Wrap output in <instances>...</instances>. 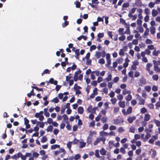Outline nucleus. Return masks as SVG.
Returning a JSON list of instances; mask_svg holds the SVG:
<instances>
[{
	"label": "nucleus",
	"instance_id": "obj_46",
	"mask_svg": "<svg viewBox=\"0 0 160 160\" xmlns=\"http://www.w3.org/2000/svg\"><path fill=\"white\" fill-rule=\"evenodd\" d=\"M152 78L153 80L157 81L158 79V76L156 74L152 76Z\"/></svg>",
	"mask_w": 160,
	"mask_h": 160
},
{
	"label": "nucleus",
	"instance_id": "obj_9",
	"mask_svg": "<svg viewBox=\"0 0 160 160\" xmlns=\"http://www.w3.org/2000/svg\"><path fill=\"white\" fill-rule=\"evenodd\" d=\"M136 118L135 116L129 117L127 120L130 123H132L133 122V121L136 119Z\"/></svg>",
	"mask_w": 160,
	"mask_h": 160
},
{
	"label": "nucleus",
	"instance_id": "obj_29",
	"mask_svg": "<svg viewBox=\"0 0 160 160\" xmlns=\"http://www.w3.org/2000/svg\"><path fill=\"white\" fill-rule=\"evenodd\" d=\"M79 148H82L85 146L86 144V143L80 141L79 142Z\"/></svg>",
	"mask_w": 160,
	"mask_h": 160
},
{
	"label": "nucleus",
	"instance_id": "obj_51",
	"mask_svg": "<svg viewBox=\"0 0 160 160\" xmlns=\"http://www.w3.org/2000/svg\"><path fill=\"white\" fill-rule=\"evenodd\" d=\"M31 122H32V124H35L36 122H37V124H40V122H39V121H38L37 122V120L36 119H35V120H31Z\"/></svg>",
	"mask_w": 160,
	"mask_h": 160
},
{
	"label": "nucleus",
	"instance_id": "obj_21",
	"mask_svg": "<svg viewBox=\"0 0 160 160\" xmlns=\"http://www.w3.org/2000/svg\"><path fill=\"white\" fill-rule=\"evenodd\" d=\"M62 117L63 118V121L62 122H66L67 123V121H68V117L66 114H64Z\"/></svg>",
	"mask_w": 160,
	"mask_h": 160
},
{
	"label": "nucleus",
	"instance_id": "obj_8",
	"mask_svg": "<svg viewBox=\"0 0 160 160\" xmlns=\"http://www.w3.org/2000/svg\"><path fill=\"white\" fill-rule=\"evenodd\" d=\"M125 62L123 64V67L125 68H127L128 65V62H130L129 59L127 57L125 60Z\"/></svg>",
	"mask_w": 160,
	"mask_h": 160
},
{
	"label": "nucleus",
	"instance_id": "obj_37",
	"mask_svg": "<svg viewBox=\"0 0 160 160\" xmlns=\"http://www.w3.org/2000/svg\"><path fill=\"white\" fill-rule=\"evenodd\" d=\"M110 101L112 104L115 105L117 102V99L116 98H113L111 99Z\"/></svg>",
	"mask_w": 160,
	"mask_h": 160
},
{
	"label": "nucleus",
	"instance_id": "obj_27",
	"mask_svg": "<svg viewBox=\"0 0 160 160\" xmlns=\"http://www.w3.org/2000/svg\"><path fill=\"white\" fill-rule=\"evenodd\" d=\"M160 53V51L158 50L156 51L155 49L154 50V51L152 52V54L153 55L155 56H157L158 55V54Z\"/></svg>",
	"mask_w": 160,
	"mask_h": 160
},
{
	"label": "nucleus",
	"instance_id": "obj_45",
	"mask_svg": "<svg viewBox=\"0 0 160 160\" xmlns=\"http://www.w3.org/2000/svg\"><path fill=\"white\" fill-rule=\"evenodd\" d=\"M130 33H131V32H130V30L129 29V27H128L127 28V29L124 32V33L127 34H130Z\"/></svg>",
	"mask_w": 160,
	"mask_h": 160
},
{
	"label": "nucleus",
	"instance_id": "obj_36",
	"mask_svg": "<svg viewBox=\"0 0 160 160\" xmlns=\"http://www.w3.org/2000/svg\"><path fill=\"white\" fill-rule=\"evenodd\" d=\"M117 62H118V63L120 64L123 61V59L122 58H118L117 59Z\"/></svg>",
	"mask_w": 160,
	"mask_h": 160
},
{
	"label": "nucleus",
	"instance_id": "obj_35",
	"mask_svg": "<svg viewBox=\"0 0 160 160\" xmlns=\"http://www.w3.org/2000/svg\"><path fill=\"white\" fill-rule=\"evenodd\" d=\"M145 90L148 92H149L151 90V88L149 86L147 85L144 87Z\"/></svg>",
	"mask_w": 160,
	"mask_h": 160
},
{
	"label": "nucleus",
	"instance_id": "obj_31",
	"mask_svg": "<svg viewBox=\"0 0 160 160\" xmlns=\"http://www.w3.org/2000/svg\"><path fill=\"white\" fill-rule=\"evenodd\" d=\"M155 4H156L155 2H151L148 4V7L151 8H153Z\"/></svg>",
	"mask_w": 160,
	"mask_h": 160
},
{
	"label": "nucleus",
	"instance_id": "obj_56",
	"mask_svg": "<svg viewBox=\"0 0 160 160\" xmlns=\"http://www.w3.org/2000/svg\"><path fill=\"white\" fill-rule=\"evenodd\" d=\"M149 15H146L144 18V20L145 22H147L149 20Z\"/></svg>",
	"mask_w": 160,
	"mask_h": 160
},
{
	"label": "nucleus",
	"instance_id": "obj_62",
	"mask_svg": "<svg viewBox=\"0 0 160 160\" xmlns=\"http://www.w3.org/2000/svg\"><path fill=\"white\" fill-rule=\"evenodd\" d=\"M47 122L49 124H52L53 122L52 118H49L48 119Z\"/></svg>",
	"mask_w": 160,
	"mask_h": 160
},
{
	"label": "nucleus",
	"instance_id": "obj_1",
	"mask_svg": "<svg viewBox=\"0 0 160 160\" xmlns=\"http://www.w3.org/2000/svg\"><path fill=\"white\" fill-rule=\"evenodd\" d=\"M105 140V138L104 137L98 138L95 141H94L93 142V145L94 146L97 145L98 143L100 142L101 141H102L103 142V144H104Z\"/></svg>",
	"mask_w": 160,
	"mask_h": 160
},
{
	"label": "nucleus",
	"instance_id": "obj_5",
	"mask_svg": "<svg viewBox=\"0 0 160 160\" xmlns=\"http://www.w3.org/2000/svg\"><path fill=\"white\" fill-rule=\"evenodd\" d=\"M81 72V71L80 69L78 71L76 72L73 78L75 81H77L78 79V74Z\"/></svg>",
	"mask_w": 160,
	"mask_h": 160
},
{
	"label": "nucleus",
	"instance_id": "obj_28",
	"mask_svg": "<svg viewBox=\"0 0 160 160\" xmlns=\"http://www.w3.org/2000/svg\"><path fill=\"white\" fill-rule=\"evenodd\" d=\"M71 75V74L70 73L68 76L66 77V81H67L68 82L72 79V77Z\"/></svg>",
	"mask_w": 160,
	"mask_h": 160
},
{
	"label": "nucleus",
	"instance_id": "obj_18",
	"mask_svg": "<svg viewBox=\"0 0 160 160\" xmlns=\"http://www.w3.org/2000/svg\"><path fill=\"white\" fill-rule=\"evenodd\" d=\"M139 82L142 84H145L146 83V79L143 76L140 79Z\"/></svg>",
	"mask_w": 160,
	"mask_h": 160
},
{
	"label": "nucleus",
	"instance_id": "obj_59",
	"mask_svg": "<svg viewBox=\"0 0 160 160\" xmlns=\"http://www.w3.org/2000/svg\"><path fill=\"white\" fill-rule=\"evenodd\" d=\"M98 62L101 64H103L105 63V61L103 58H101L98 60Z\"/></svg>",
	"mask_w": 160,
	"mask_h": 160
},
{
	"label": "nucleus",
	"instance_id": "obj_12",
	"mask_svg": "<svg viewBox=\"0 0 160 160\" xmlns=\"http://www.w3.org/2000/svg\"><path fill=\"white\" fill-rule=\"evenodd\" d=\"M118 104L120 107L124 108L125 107V102L124 101H120L118 102Z\"/></svg>",
	"mask_w": 160,
	"mask_h": 160
},
{
	"label": "nucleus",
	"instance_id": "obj_52",
	"mask_svg": "<svg viewBox=\"0 0 160 160\" xmlns=\"http://www.w3.org/2000/svg\"><path fill=\"white\" fill-rule=\"evenodd\" d=\"M142 23V21L141 19H138L137 20V23L138 25H141Z\"/></svg>",
	"mask_w": 160,
	"mask_h": 160
},
{
	"label": "nucleus",
	"instance_id": "obj_44",
	"mask_svg": "<svg viewBox=\"0 0 160 160\" xmlns=\"http://www.w3.org/2000/svg\"><path fill=\"white\" fill-rule=\"evenodd\" d=\"M47 141V137L45 136L42 137L41 139V142L43 143L46 142V141Z\"/></svg>",
	"mask_w": 160,
	"mask_h": 160
},
{
	"label": "nucleus",
	"instance_id": "obj_60",
	"mask_svg": "<svg viewBox=\"0 0 160 160\" xmlns=\"http://www.w3.org/2000/svg\"><path fill=\"white\" fill-rule=\"evenodd\" d=\"M80 155L79 154H77L75 155L74 157V159L78 160L80 158Z\"/></svg>",
	"mask_w": 160,
	"mask_h": 160
},
{
	"label": "nucleus",
	"instance_id": "obj_14",
	"mask_svg": "<svg viewBox=\"0 0 160 160\" xmlns=\"http://www.w3.org/2000/svg\"><path fill=\"white\" fill-rule=\"evenodd\" d=\"M137 30L138 32L140 33H142L144 31V29L141 25L138 26L137 28Z\"/></svg>",
	"mask_w": 160,
	"mask_h": 160
},
{
	"label": "nucleus",
	"instance_id": "obj_15",
	"mask_svg": "<svg viewBox=\"0 0 160 160\" xmlns=\"http://www.w3.org/2000/svg\"><path fill=\"white\" fill-rule=\"evenodd\" d=\"M107 151L103 148H102L100 150V152L101 155L104 156L106 154Z\"/></svg>",
	"mask_w": 160,
	"mask_h": 160
},
{
	"label": "nucleus",
	"instance_id": "obj_33",
	"mask_svg": "<svg viewBox=\"0 0 160 160\" xmlns=\"http://www.w3.org/2000/svg\"><path fill=\"white\" fill-rule=\"evenodd\" d=\"M132 99V96L130 94H128V95L126 96L125 97V99L127 101H130Z\"/></svg>",
	"mask_w": 160,
	"mask_h": 160
},
{
	"label": "nucleus",
	"instance_id": "obj_4",
	"mask_svg": "<svg viewBox=\"0 0 160 160\" xmlns=\"http://www.w3.org/2000/svg\"><path fill=\"white\" fill-rule=\"evenodd\" d=\"M113 123L116 125L120 124L123 122V120L122 118H121L120 119H115L113 120Z\"/></svg>",
	"mask_w": 160,
	"mask_h": 160
},
{
	"label": "nucleus",
	"instance_id": "obj_17",
	"mask_svg": "<svg viewBox=\"0 0 160 160\" xmlns=\"http://www.w3.org/2000/svg\"><path fill=\"white\" fill-rule=\"evenodd\" d=\"M131 93V92L129 90H127L126 89H124L122 91V93L124 95H125L127 94H130Z\"/></svg>",
	"mask_w": 160,
	"mask_h": 160
},
{
	"label": "nucleus",
	"instance_id": "obj_64",
	"mask_svg": "<svg viewBox=\"0 0 160 160\" xmlns=\"http://www.w3.org/2000/svg\"><path fill=\"white\" fill-rule=\"evenodd\" d=\"M133 38V36L132 35H130L127 37V40L128 41H131L132 40Z\"/></svg>",
	"mask_w": 160,
	"mask_h": 160
},
{
	"label": "nucleus",
	"instance_id": "obj_40",
	"mask_svg": "<svg viewBox=\"0 0 160 160\" xmlns=\"http://www.w3.org/2000/svg\"><path fill=\"white\" fill-rule=\"evenodd\" d=\"M126 38V37L124 35H122L118 38V39L122 41H124Z\"/></svg>",
	"mask_w": 160,
	"mask_h": 160
},
{
	"label": "nucleus",
	"instance_id": "obj_42",
	"mask_svg": "<svg viewBox=\"0 0 160 160\" xmlns=\"http://www.w3.org/2000/svg\"><path fill=\"white\" fill-rule=\"evenodd\" d=\"M124 51L122 49H120L119 52V54L120 56H123L124 55Z\"/></svg>",
	"mask_w": 160,
	"mask_h": 160
},
{
	"label": "nucleus",
	"instance_id": "obj_57",
	"mask_svg": "<svg viewBox=\"0 0 160 160\" xmlns=\"http://www.w3.org/2000/svg\"><path fill=\"white\" fill-rule=\"evenodd\" d=\"M81 89V88L80 86H78L77 84H75L74 85V89L75 90H78L79 89Z\"/></svg>",
	"mask_w": 160,
	"mask_h": 160
},
{
	"label": "nucleus",
	"instance_id": "obj_19",
	"mask_svg": "<svg viewBox=\"0 0 160 160\" xmlns=\"http://www.w3.org/2000/svg\"><path fill=\"white\" fill-rule=\"evenodd\" d=\"M83 108L82 107H79L78 108V113L82 114L83 112Z\"/></svg>",
	"mask_w": 160,
	"mask_h": 160
},
{
	"label": "nucleus",
	"instance_id": "obj_24",
	"mask_svg": "<svg viewBox=\"0 0 160 160\" xmlns=\"http://www.w3.org/2000/svg\"><path fill=\"white\" fill-rule=\"evenodd\" d=\"M72 142H68L67 144V148H68L70 151L71 150V148Z\"/></svg>",
	"mask_w": 160,
	"mask_h": 160
},
{
	"label": "nucleus",
	"instance_id": "obj_32",
	"mask_svg": "<svg viewBox=\"0 0 160 160\" xmlns=\"http://www.w3.org/2000/svg\"><path fill=\"white\" fill-rule=\"evenodd\" d=\"M144 13L146 15H149L150 14V11L149 8H146L144 9Z\"/></svg>",
	"mask_w": 160,
	"mask_h": 160
},
{
	"label": "nucleus",
	"instance_id": "obj_54",
	"mask_svg": "<svg viewBox=\"0 0 160 160\" xmlns=\"http://www.w3.org/2000/svg\"><path fill=\"white\" fill-rule=\"evenodd\" d=\"M95 156L98 158H99L100 157V155L99 153V150H96L95 151Z\"/></svg>",
	"mask_w": 160,
	"mask_h": 160
},
{
	"label": "nucleus",
	"instance_id": "obj_47",
	"mask_svg": "<svg viewBox=\"0 0 160 160\" xmlns=\"http://www.w3.org/2000/svg\"><path fill=\"white\" fill-rule=\"evenodd\" d=\"M117 99L118 100L121 101L123 99V96L122 94H119L117 96Z\"/></svg>",
	"mask_w": 160,
	"mask_h": 160
},
{
	"label": "nucleus",
	"instance_id": "obj_41",
	"mask_svg": "<svg viewBox=\"0 0 160 160\" xmlns=\"http://www.w3.org/2000/svg\"><path fill=\"white\" fill-rule=\"evenodd\" d=\"M147 111V110L145 107H143L140 109V112L142 113H144Z\"/></svg>",
	"mask_w": 160,
	"mask_h": 160
},
{
	"label": "nucleus",
	"instance_id": "obj_43",
	"mask_svg": "<svg viewBox=\"0 0 160 160\" xmlns=\"http://www.w3.org/2000/svg\"><path fill=\"white\" fill-rule=\"evenodd\" d=\"M53 128V127L52 126V125H49V126L47 129V132H51Z\"/></svg>",
	"mask_w": 160,
	"mask_h": 160
},
{
	"label": "nucleus",
	"instance_id": "obj_22",
	"mask_svg": "<svg viewBox=\"0 0 160 160\" xmlns=\"http://www.w3.org/2000/svg\"><path fill=\"white\" fill-rule=\"evenodd\" d=\"M129 5V4L128 2H126L124 3L122 5V10H124V8H127Z\"/></svg>",
	"mask_w": 160,
	"mask_h": 160
},
{
	"label": "nucleus",
	"instance_id": "obj_2",
	"mask_svg": "<svg viewBox=\"0 0 160 160\" xmlns=\"http://www.w3.org/2000/svg\"><path fill=\"white\" fill-rule=\"evenodd\" d=\"M61 152L63 153V154L61 155L62 156L65 155L66 152L65 150L63 148H60L59 151H56L53 152L55 156H57Z\"/></svg>",
	"mask_w": 160,
	"mask_h": 160
},
{
	"label": "nucleus",
	"instance_id": "obj_13",
	"mask_svg": "<svg viewBox=\"0 0 160 160\" xmlns=\"http://www.w3.org/2000/svg\"><path fill=\"white\" fill-rule=\"evenodd\" d=\"M150 31L151 34L154 35L156 32L155 28L154 27H151L150 28Z\"/></svg>",
	"mask_w": 160,
	"mask_h": 160
},
{
	"label": "nucleus",
	"instance_id": "obj_48",
	"mask_svg": "<svg viewBox=\"0 0 160 160\" xmlns=\"http://www.w3.org/2000/svg\"><path fill=\"white\" fill-rule=\"evenodd\" d=\"M112 78V75L111 74H109L108 75V77L106 78L105 79L108 81L111 80Z\"/></svg>",
	"mask_w": 160,
	"mask_h": 160
},
{
	"label": "nucleus",
	"instance_id": "obj_50",
	"mask_svg": "<svg viewBox=\"0 0 160 160\" xmlns=\"http://www.w3.org/2000/svg\"><path fill=\"white\" fill-rule=\"evenodd\" d=\"M65 109L66 107L65 106H64L62 107L61 109V114H62L64 113Z\"/></svg>",
	"mask_w": 160,
	"mask_h": 160
},
{
	"label": "nucleus",
	"instance_id": "obj_38",
	"mask_svg": "<svg viewBox=\"0 0 160 160\" xmlns=\"http://www.w3.org/2000/svg\"><path fill=\"white\" fill-rule=\"evenodd\" d=\"M132 108L131 107H129L127 110V113L128 114H130L132 113Z\"/></svg>",
	"mask_w": 160,
	"mask_h": 160
},
{
	"label": "nucleus",
	"instance_id": "obj_11",
	"mask_svg": "<svg viewBox=\"0 0 160 160\" xmlns=\"http://www.w3.org/2000/svg\"><path fill=\"white\" fill-rule=\"evenodd\" d=\"M149 28L145 29V32L143 35V37L144 38H147V36L149 35Z\"/></svg>",
	"mask_w": 160,
	"mask_h": 160
},
{
	"label": "nucleus",
	"instance_id": "obj_58",
	"mask_svg": "<svg viewBox=\"0 0 160 160\" xmlns=\"http://www.w3.org/2000/svg\"><path fill=\"white\" fill-rule=\"evenodd\" d=\"M140 136L138 134H136L134 135V139L137 140L139 139L140 138Z\"/></svg>",
	"mask_w": 160,
	"mask_h": 160
},
{
	"label": "nucleus",
	"instance_id": "obj_55",
	"mask_svg": "<svg viewBox=\"0 0 160 160\" xmlns=\"http://www.w3.org/2000/svg\"><path fill=\"white\" fill-rule=\"evenodd\" d=\"M118 132H119L121 133L124 131V130L123 128L122 127H120L118 129Z\"/></svg>",
	"mask_w": 160,
	"mask_h": 160
},
{
	"label": "nucleus",
	"instance_id": "obj_3",
	"mask_svg": "<svg viewBox=\"0 0 160 160\" xmlns=\"http://www.w3.org/2000/svg\"><path fill=\"white\" fill-rule=\"evenodd\" d=\"M136 99L138 101V104L139 105H144L145 102L144 100L138 94L136 95Z\"/></svg>",
	"mask_w": 160,
	"mask_h": 160
},
{
	"label": "nucleus",
	"instance_id": "obj_23",
	"mask_svg": "<svg viewBox=\"0 0 160 160\" xmlns=\"http://www.w3.org/2000/svg\"><path fill=\"white\" fill-rule=\"evenodd\" d=\"M154 70L156 72H160V68L156 65H154Z\"/></svg>",
	"mask_w": 160,
	"mask_h": 160
},
{
	"label": "nucleus",
	"instance_id": "obj_53",
	"mask_svg": "<svg viewBox=\"0 0 160 160\" xmlns=\"http://www.w3.org/2000/svg\"><path fill=\"white\" fill-rule=\"evenodd\" d=\"M132 43L135 45H137L138 43V40L137 39H133L132 40Z\"/></svg>",
	"mask_w": 160,
	"mask_h": 160
},
{
	"label": "nucleus",
	"instance_id": "obj_20",
	"mask_svg": "<svg viewBox=\"0 0 160 160\" xmlns=\"http://www.w3.org/2000/svg\"><path fill=\"white\" fill-rule=\"evenodd\" d=\"M60 146L59 145L54 144L51 145V148L52 149L54 150L56 149L57 148H60Z\"/></svg>",
	"mask_w": 160,
	"mask_h": 160
},
{
	"label": "nucleus",
	"instance_id": "obj_7",
	"mask_svg": "<svg viewBox=\"0 0 160 160\" xmlns=\"http://www.w3.org/2000/svg\"><path fill=\"white\" fill-rule=\"evenodd\" d=\"M150 117L151 116L150 114L148 113L146 114L144 116V120L148 121L150 120Z\"/></svg>",
	"mask_w": 160,
	"mask_h": 160
},
{
	"label": "nucleus",
	"instance_id": "obj_25",
	"mask_svg": "<svg viewBox=\"0 0 160 160\" xmlns=\"http://www.w3.org/2000/svg\"><path fill=\"white\" fill-rule=\"evenodd\" d=\"M119 110V107H114L113 108V113L115 114H117Z\"/></svg>",
	"mask_w": 160,
	"mask_h": 160
},
{
	"label": "nucleus",
	"instance_id": "obj_34",
	"mask_svg": "<svg viewBox=\"0 0 160 160\" xmlns=\"http://www.w3.org/2000/svg\"><path fill=\"white\" fill-rule=\"evenodd\" d=\"M153 122L155 123L156 124L158 127H159L160 126V121H158L156 119H153Z\"/></svg>",
	"mask_w": 160,
	"mask_h": 160
},
{
	"label": "nucleus",
	"instance_id": "obj_49",
	"mask_svg": "<svg viewBox=\"0 0 160 160\" xmlns=\"http://www.w3.org/2000/svg\"><path fill=\"white\" fill-rule=\"evenodd\" d=\"M109 129L111 131L114 130L116 129V127L114 125H111L109 127Z\"/></svg>",
	"mask_w": 160,
	"mask_h": 160
},
{
	"label": "nucleus",
	"instance_id": "obj_61",
	"mask_svg": "<svg viewBox=\"0 0 160 160\" xmlns=\"http://www.w3.org/2000/svg\"><path fill=\"white\" fill-rule=\"evenodd\" d=\"M152 43V42L149 39H147L146 40V43L147 44H150Z\"/></svg>",
	"mask_w": 160,
	"mask_h": 160
},
{
	"label": "nucleus",
	"instance_id": "obj_30",
	"mask_svg": "<svg viewBox=\"0 0 160 160\" xmlns=\"http://www.w3.org/2000/svg\"><path fill=\"white\" fill-rule=\"evenodd\" d=\"M152 63H148L146 65V69L147 71H149V70H150V68L152 67Z\"/></svg>",
	"mask_w": 160,
	"mask_h": 160
},
{
	"label": "nucleus",
	"instance_id": "obj_26",
	"mask_svg": "<svg viewBox=\"0 0 160 160\" xmlns=\"http://www.w3.org/2000/svg\"><path fill=\"white\" fill-rule=\"evenodd\" d=\"M103 132L104 133H106L107 135H110L112 136H115V133L113 131H111L109 133H108L107 132Z\"/></svg>",
	"mask_w": 160,
	"mask_h": 160
},
{
	"label": "nucleus",
	"instance_id": "obj_16",
	"mask_svg": "<svg viewBox=\"0 0 160 160\" xmlns=\"http://www.w3.org/2000/svg\"><path fill=\"white\" fill-rule=\"evenodd\" d=\"M49 82L51 84H53L55 85H57L58 83V81L56 80H54L53 78L50 79Z\"/></svg>",
	"mask_w": 160,
	"mask_h": 160
},
{
	"label": "nucleus",
	"instance_id": "obj_63",
	"mask_svg": "<svg viewBox=\"0 0 160 160\" xmlns=\"http://www.w3.org/2000/svg\"><path fill=\"white\" fill-rule=\"evenodd\" d=\"M120 152L123 154H125L126 152V151L125 149L123 148H121L120 149Z\"/></svg>",
	"mask_w": 160,
	"mask_h": 160
},
{
	"label": "nucleus",
	"instance_id": "obj_10",
	"mask_svg": "<svg viewBox=\"0 0 160 160\" xmlns=\"http://www.w3.org/2000/svg\"><path fill=\"white\" fill-rule=\"evenodd\" d=\"M151 13L152 16L153 17H155L158 14V13L157 10L155 9H153L152 10Z\"/></svg>",
	"mask_w": 160,
	"mask_h": 160
},
{
	"label": "nucleus",
	"instance_id": "obj_39",
	"mask_svg": "<svg viewBox=\"0 0 160 160\" xmlns=\"http://www.w3.org/2000/svg\"><path fill=\"white\" fill-rule=\"evenodd\" d=\"M74 52H75V54L76 55V56H75V57L77 59H78V56L79 55V49H77L75 51H74Z\"/></svg>",
	"mask_w": 160,
	"mask_h": 160
},
{
	"label": "nucleus",
	"instance_id": "obj_6",
	"mask_svg": "<svg viewBox=\"0 0 160 160\" xmlns=\"http://www.w3.org/2000/svg\"><path fill=\"white\" fill-rule=\"evenodd\" d=\"M97 108H98L97 107H95L92 108V106H89L87 108V111L89 112L94 113L95 112Z\"/></svg>",
	"mask_w": 160,
	"mask_h": 160
}]
</instances>
